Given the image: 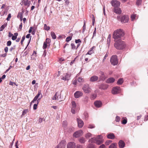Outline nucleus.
Returning <instances> with one entry per match:
<instances>
[{"mask_svg":"<svg viewBox=\"0 0 148 148\" xmlns=\"http://www.w3.org/2000/svg\"><path fill=\"white\" fill-rule=\"evenodd\" d=\"M90 143L87 146L88 148H95L94 145L92 143H96L97 144L99 145L103 143V140L101 135L98 136L97 138H92L89 140Z\"/></svg>","mask_w":148,"mask_h":148,"instance_id":"1","label":"nucleus"},{"mask_svg":"<svg viewBox=\"0 0 148 148\" xmlns=\"http://www.w3.org/2000/svg\"><path fill=\"white\" fill-rule=\"evenodd\" d=\"M125 35L123 30L119 29L114 31L113 34V38L114 39V41L120 40Z\"/></svg>","mask_w":148,"mask_h":148,"instance_id":"2","label":"nucleus"},{"mask_svg":"<svg viewBox=\"0 0 148 148\" xmlns=\"http://www.w3.org/2000/svg\"><path fill=\"white\" fill-rule=\"evenodd\" d=\"M115 41L116 42L114 44V46L116 49H122L125 47V43L123 41L119 40Z\"/></svg>","mask_w":148,"mask_h":148,"instance_id":"3","label":"nucleus"},{"mask_svg":"<svg viewBox=\"0 0 148 148\" xmlns=\"http://www.w3.org/2000/svg\"><path fill=\"white\" fill-rule=\"evenodd\" d=\"M71 112L73 114H75L77 111V110L78 108V106L77 105L75 101H72L71 103Z\"/></svg>","mask_w":148,"mask_h":148,"instance_id":"4","label":"nucleus"},{"mask_svg":"<svg viewBox=\"0 0 148 148\" xmlns=\"http://www.w3.org/2000/svg\"><path fill=\"white\" fill-rule=\"evenodd\" d=\"M110 61L113 65H117L118 63L117 56L116 55L112 56L111 58Z\"/></svg>","mask_w":148,"mask_h":148,"instance_id":"5","label":"nucleus"},{"mask_svg":"<svg viewBox=\"0 0 148 148\" xmlns=\"http://www.w3.org/2000/svg\"><path fill=\"white\" fill-rule=\"evenodd\" d=\"M82 89L86 93H90L91 90V88L88 84H84L83 86Z\"/></svg>","mask_w":148,"mask_h":148,"instance_id":"6","label":"nucleus"},{"mask_svg":"<svg viewBox=\"0 0 148 148\" xmlns=\"http://www.w3.org/2000/svg\"><path fill=\"white\" fill-rule=\"evenodd\" d=\"M42 97V94L41 93V90H39L37 95L35 97L33 100L31 101V103H34L38 99H41Z\"/></svg>","mask_w":148,"mask_h":148,"instance_id":"7","label":"nucleus"},{"mask_svg":"<svg viewBox=\"0 0 148 148\" xmlns=\"http://www.w3.org/2000/svg\"><path fill=\"white\" fill-rule=\"evenodd\" d=\"M111 3L112 5L115 8L118 7L120 5V2L116 0L112 1L111 2Z\"/></svg>","mask_w":148,"mask_h":148,"instance_id":"8","label":"nucleus"},{"mask_svg":"<svg viewBox=\"0 0 148 148\" xmlns=\"http://www.w3.org/2000/svg\"><path fill=\"white\" fill-rule=\"evenodd\" d=\"M83 134V132L81 130H79L75 132L73 134V136L75 138H77Z\"/></svg>","mask_w":148,"mask_h":148,"instance_id":"9","label":"nucleus"},{"mask_svg":"<svg viewBox=\"0 0 148 148\" xmlns=\"http://www.w3.org/2000/svg\"><path fill=\"white\" fill-rule=\"evenodd\" d=\"M120 88L119 87H116L113 88L112 90V93L113 94H116L119 93L120 92Z\"/></svg>","mask_w":148,"mask_h":148,"instance_id":"10","label":"nucleus"},{"mask_svg":"<svg viewBox=\"0 0 148 148\" xmlns=\"http://www.w3.org/2000/svg\"><path fill=\"white\" fill-rule=\"evenodd\" d=\"M120 20L122 23H127L128 21L129 17L127 15L123 16L121 18Z\"/></svg>","mask_w":148,"mask_h":148,"instance_id":"11","label":"nucleus"},{"mask_svg":"<svg viewBox=\"0 0 148 148\" xmlns=\"http://www.w3.org/2000/svg\"><path fill=\"white\" fill-rule=\"evenodd\" d=\"M78 126L79 128L82 127L84 124L83 121L80 119L77 118V119Z\"/></svg>","mask_w":148,"mask_h":148,"instance_id":"12","label":"nucleus"},{"mask_svg":"<svg viewBox=\"0 0 148 148\" xmlns=\"http://www.w3.org/2000/svg\"><path fill=\"white\" fill-rule=\"evenodd\" d=\"M66 143L64 141H62L57 146V148H64Z\"/></svg>","mask_w":148,"mask_h":148,"instance_id":"13","label":"nucleus"},{"mask_svg":"<svg viewBox=\"0 0 148 148\" xmlns=\"http://www.w3.org/2000/svg\"><path fill=\"white\" fill-rule=\"evenodd\" d=\"M75 144L74 142H70L67 145V148H75Z\"/></svg>","mask_w":148,"mask_h":148,"instance_id":"14","label":"nucleus"},{"mask_svg":"<svg viewBox=\"0 0 148 148\" xmlns=\"http://www.w3.org/2000/svg\"><path fill=\"white\" fill-rule=\"evenodd\" d=\"M83 93L81 91H76L74 94V96L75 98H78L82 96Z\"/></svg>","mask_w":148,"mask_h":148,"instance_id":"15","label":"nucleus"},{"mask_svg":"<svg viewBox=\"0 0 148 148\" xmlns=\"http://www.w3.org/2000/svg\"><path fill=\"white\" fill-rule=\"evenodd\" d=\"M98 79V77L95 75H94L92 76L90 78V81L91 82H94L97 81Z\"/></svg>","mask_w":148,"mask_h":148,"instance_id":"16","label":"nucleus"},{"mask_svg":"<svg viewBox=\"0 0 148 148\" xmlns=\"http://www.w3.org/2000/svg\"><path fill=\"white\" fill-rule=\"evenodd\" d=\"M99 74L100 75V79L102 80H104L106 77L104 73L102 71H100L99 72Z\"/></svg>","mask_w":148,"mask_h":148,"instance_id":"17","label":"nucleus"},{"mask_svg":"<svg viewBox=\"0 0 148 148\" xmlns=\"http://www.w3.org/2000/svg\"><path fill=\"white\" fill-rule=\"evenodd\" d=\"M114 12L117 14H120L121 13L122 11L120 8L118 7L114 8Z\"/></svg>","mask_w":148,"mask_h":148,"instance_id":"18","label":"nucleus"},{"mask_svg":"<svg viewBox=\"0 0 148 148\" xmlns=\"http://www.w3.org/2000/svg\"><path fill=\"white\" fill-rule=\"evenodd\" d=\"M70 75L67 74L66 75L63 76L62 79L64 80H68L70 79Z\"/></svg>","mask_w":148,"mask_h":148,"instance_id":"19","label":"nucleus"},{"mask_svg":"<svg viewBox=\"0 0 148 148\" xmlns=\"http://www.w3.org/2000/svg\"><path fill=\"white\" fill-rule=\"evenodd\" d=\"M94 104L96 107L99 108L101 106L102 103L100 101H97L95 102Z\"/></svg>","mask_w":148,"mask_h":148,"instance_id":"20","label":"nucleus"},{"mask_svg":"<svg viewBox=\"0 0 148 148\" xmlns=\"http://www.w3.org/2000/svg\"><path fill=\"white\" fill-rule=\"evenodd\" d=\"M125 143L122 140H120L119 143V146L120 148H122L124 147Z\"/></svg>","mask_w":148,"mask_h":148,"instance_id":"21","label":"nucleus"},{"mask_svg":"<svg viewBox=\"0 0 148 148\" xmlns=\"http://www.w3.org/2000/svg\"><path fill=\"white\" fill-rule=\"evenodd\" d=\"M115 81V79L113 77H110L106 81V82L110 84L113 83Z\"/></svg>","mask_w":148,"mask_h":148,"instance_id":"22","label":"nucleus"},{"mask_svg":"<svg viewBox=\"0 0 148 148\" xmlns=\"http://www.w3.org/2000/svg\"><path fill=\"white\" fill-rule=\"evenodd\" d=\"M107 138L110 139H113L115 138V136L113 133H110L107 135Z\"/></svg>","mask_w":148,"mask_h":148,"instance_id":"23","label":"nucleus"},{"mask_svg":"<svg viewBox=\"0 0 148 148\" xmlns=\"http://www.w3.org/2000/svg\"><path fill=\"white\" fill-rule=\"evenodd\" d=\"M95 47H92L90 49L89 51L86 54V55L88 54V55H91L93 53H94V51L93 50V49L95 48Z\"/></svg>","mask_w":148,"mask_h":148,"instance_id":"24","label":"nucleus"},{"mask_svg":"<svg viewBox=\"0 0 148 148\" xmlns=\"http://www.w3.org/2000/svg\"><path fill=\"white\" fill-rule=\"evenodd\" d=\"M79 141L82 144L84 143L86 141L85 138L83 137H81L79 139Z\"/></svg>","mask_w":148,"mask_h":148,"instance_id":"25","label":"nucleus"},{"mask_svg":"<svg viewBox=\"0 0 148 148\" xmlns=\"http://www.w3.org/2000/svg\"><path fill=\"white\" fill-rule=\"evenodd\" d=\"M117 144L116 143L112 144L109 147V148H116Z\"/></svg>","mask_w":148,"mask_h":148,"instance_id":"26","label":"nucleus"},{"mask_svg":"<svg viewBox=\"0 0 148 148\" xmlns=\"http://www.w3.org/2000/svg\"><path fill=\"white\" fill-rule=\"evenodd\" d=\"M24 3L25 5L26 6H27V7H29L30 4L31 2L27 0L26 1H25L24 2Z\"/></svg>","mask_w":148,"mask_h":148,"instance_id":"27","label":"nucleus"},{"mask_svg":"<svg viewBox=\"0 0 148 148\" xmlns=\"http://www.w3.org/2000/svg\"><path fill=\"white\" fill-rule=\"evenodd\" d=\"M123 79L120 78L118 80L117 82V84L119 85H120L121 84L123 83Z\"/></svg>","mask_w":148,"mask_h":148,"instance_id":"28","label":"nucleus"},{"mask_svg":"<svg viewBox=\"0 0 148 148\" xmlns=\"http://www.w3.org/2000/svg\"><path fill=\"white\" fill-rule=\"evenodd\" d=\"M51 35L53 39L56 38V37L55 33L53 32H51Z\"/></svg>","mask_w":148,"mask_h":148,"instance_id":"29","label":"nucleus"},{"mask_svg":"<svg viewBox=\"0 0 148 148\" xmlns=\"http://www.w3.org/2000/svg\"><path fill=\"white\" fill-rule=\"evenodd\" d=\"M111 36V35L110 34H109L107 38V44L108 45H109L110 42Z\"/></svg>","mask_w":148,"mask_h":148,"instance_id":"30","label":"nucleus"},{"mask_svg":"<svg viewBox=\"0 0 148 148\" xmlns=\"http://www.w3.org/2000/svg\"><path fill=\"white\" fill-rule=\"evenodd\" d=\"M108 86L106 85H102L101 86L100 88H101L103 90H105V89H106L108 88Z\"/></svg>","mask_w":148,"mask_h":148,"instance_id":"31","label":"nucleus"},{"mask_svg":"<svg viewBox=\"0 0 148 148\" xmlns=\"http://www.w3.org/2000/svg\"><path fill=\"white\" fill-rule=\"evenodd\" d=\"M50 29L49 26H47L46 24H45L44 25V29L46 30H49Z\"/></svg>","mask_w":148,"mask_h":148,"instance_id":"32","label":"nucleus"},{"mask_svg":"<svg viewBox=\"0 0 148 148\" xmlns=\"http://www.w3.org/2000/svg\"><path fill=\"white\" fill-rule=\"evenodd\" d=\"M7 24H4V25H2L1 27L0 28V31H2L5 28Z\"/></svg>","mask_w":148,"mask_h":148,"instance_id":"33","label":"nucleus"},{"mask_svg":"<svg viewBox=\"0 0 148 148\" xmlns=\"http://www.w3.org/2000/svg\"><path fill=\"white\" fill-rule=\"evenodd\" d=\"M92 136V134L90 133L86 134L85 135V137L86 138H89Z\"/></svg>","mask_w":148,"mask_h":148,"instance_id":"34","label":"nucleus"},{"mask_svg":"<svg viewBox=\"0 0 148 148\" xmlns=\"http://www.w3.org/2000/svg\"><path fill=\"white\" fill-rule=\"evenodd\" d=\"M57 93H58L57 92L56 93L53 97L52 98L53 100H56L57 99L58 100V96H57Z\"/></svg>","mask_w":148,"mask_h":148,"instance_id":"35","label":"nucleus"},{"mask_svg":"<svg viewBox=\"0 0 148 148\" xmlns=\"http://www.w3.org/2000/svg\"><path fill=\"white\" fill-rule=\"evenodd\" d=\"M136 16V14H133L131 16V18L132 21H134L135 19Z\"/></svg>","mask_w":148,"mask_h":148,"instance_id":"36","label":"nucleus"},{"mask_svg":"<svg viewBox=\"0 0 148 148\" xmlns=\"http://www.w3.org/2000/svg\"><path fill=\"white\" fill-rule=\"evenodd\" d=\"M77 81L79 82H82L84 81V79L82 77H79L78 78Z\"/></svg>","mask_w":148,"mask_h":148,"instance_id":"37","label":"nucleus"},{"mask_svg":"<svg viewBox=\"0 0 148 148\" xmlns=\"http://www.w3.org/2000/svg\"><path fill=\"white\" fill-rule=\"evenodd\" d=\"M28 112V110H27V109L24 110H23V111L22 113V116L24 115H25V114H26Z\"/></svg>","mask_w":148,"mask_h":148,"instance_id":"38","label":"nucleus"},{"mask_svg":"<svg viewBox=\"0 0 148 148\" xmlns=\"http://www.w3.org/2000/svg\"><path fill=\"white\" fill-rule=\"evenodd\" d=\"M141 0H137L136 2V4L138 5H139L141 4Z\"/></svg>","mask_w":148,"mask_h":148,"instance_id":"39","label":"nucleus"},{"mask_svg":"<svg viewBox=\"0 0 148 148\" xmlns=\"http://www.w3.org/2000/svg\"><path fill=\"white\" fill-rule=\"evenodd\" d=\"M47 44L46 42H44L43 43V49H45L47 47Z\"/></svg>","mask_w":148,"mask_h":148,"instance_id":"40","label":"nucleus"},{"mask_svg":"<svg viewBox=\"0 0 148 148\" xmlns=\"http://www.w3.org/2000/svg\"><path fill=\"white\" fill-rule=\"evenodd\" d=\"M71 38L72 37L71 36H69L66 38V41L67 42H68L70 40H71Z\"/></svg>","mask_w":148,"mask_h":148,"instance_id":"41","label":"nucleus"},{"mask_svg":"<svg viewBox=\"0 0 148 148\" xmlns=\"http://www.w3.org/2000/svg\"><path fill=\"white\" fill-rule=\"evenodd\" d=\"M112 142V141L111 140H108L106 141V145H108L110 143Z\"/></svg>","mask_w":148,"mask_h":148,"instance_id":"42","label":"nucleus"},{"mask_svg":"<svg viewBox=\"0 0 148 148\" xmlns=\"http://www.w3.org/2000/svg\"><path fill=\"white\" fill-rule=\"evenodd\" d=\"M11 42L10 40H9L7 42V45L8 46H9L11 45Z\"/></svg>","mask_w":148,"mask_h":148,"instance_id":"43","label":"nucleus"},{"mask_svg":"<svg viewBox=\"0 0 148 148\" xmlns=\"http://www.w3.org/2000/svg\"><path fill=\"white\" fill-rule=\"evenodd\" d=\"M11 14H9L8 15V17L6 18V20L8 21H9L10 19V18L11 17Z\"/></svg>","mask_w":148,"mask_h":148,"instance_id":"44","label":"nucleus"},{"mask_svg":"<svg viewBox=\"0 0 148 148\" xmlns=\"http://www.w3.org/2000/svg\"><path fill=\"white\" fill-rule=\"evenodd\" d=\"M25 36H24L22 38L21 40V45L23 44V42L24 40H25Z\"/></svg>","mask_w":148,"mask_h":148,"instance_id":"45","label":"nucleus"},{"mask_svg":"<svg viewBox=\"0 0 148 148\" xmlns=\"http://www.w3.org/2000/svg\"><path fill=\"white\" fill-rule=\"evenodd\" d=\"M23 13L21 12L19 13L17 16V17L18 18L19 17H20L21 16L23 17Z\"/></svg>","mask_w":148,"mask_h":148,"instance_id":"46","label":"nucleus"},{"mask_svg":"<svg viewBox=\"0 0 148 148\" xmlns=\"http://www.w3.org/2000/svg\"><path fill=\"white\" fill-rule=\"evenodd\" d=\"M71 48L72 49H75V46L74 44L73 43H71Z\"/></svg>","mask_w":148,"mask_h":148,"instance_id":"47","label":"nucleus"},{"mask_svg":"<svg viewBox=\"0 0 148 148\" xmlns=\"http://www.w3.org/2000/svg\"><path fill=\"white\" fill-rule=\"evenodd\" d=\"M120 118L119 116H117L116 118V122H119L120 120Z\"/></svg>","mask_w":148,"mask_h":148,"instance_id":"48","label":"nucleus"},{"mask_svg":"<svg viewBox=\"0 0 148 148\" xmlns=\"http://www.w3.org/2000/svg\"><path fill=\"white\" fill-rule=\"evenodd\" d=\"M37 105L38 104H34L33 106V109L34 110H35L37 109Z\"/></svg>","mask_w":148,"mask_h":148,"instance_id":"49","label":"nucleus"},{"mask_svg":"<svg viewBox=\"0 0 148 148\" xmlns=\"http://www.w3.org/2000/svg\"><path fill=\"white\" fill-rule=\"evenodd\" d=\"M96 28H95V29L94 31V32H93V37L94 36H96Z\"/></svg>","mask_w":148,"mask_h":148,"instance_id":"50","label":"nucleus"},{"mask_svg":"<svg viewBox=\"0 0 148 148\" xmlns=\"http://www.w3.org/2000/svg\"><path fill=\"white\" fill-rule=\"evenodd\" d=\"M127 123V121L126 119H124L123 120L122 122V124H125Z\"/></svg>","mask_w":148,"mask_h":148,"instance_id":"51","label":"nucleus"},{"mask_svg":"<svg viewBox=\"0 0 148 148\" xmlns=\"http://www.w3.org/2000/svg\"><path fill=\"white\" fill-rule=\"evenodd\" d=\"M95 127L93 125H92L90 124L88 126V128H93Z\"/></svg>","mask_w":148,"mask_h":148,"instance_id":"52","label":"nucleus"},{"mask_svg":"<svg viewBox=\"0 0 148 148\" xmlns=\"http://www.w3.org/2000/svg\"><path fill=\"white\" fill-rule=\"evenodd\" d=\"M96 97V95L95 94H93L92 95L91 99H94Z\"/></svg>","mask_w":148,"mask_h":148,"instance_id":"53","label":"nucleus"},{"mask_svg":"<svg viewBox=\"0 0 148 148\" xmlns=\"http://www.w3.org/2000/svg\"><path fill=\"white\" fill-rule=\"evenodd\" d=\"M83 32H84V31L86 29V23L85 22H84V25L83 27Z\"/></svg>","mask_w":148,"mask_h":148,"instance_id":"54","label":"nucleus"},{"mask_svg":"<svg viewBox=\"0 0 148 148\" xmlns=\"http://www.w3.org/2000/svg\"><path fill=\"white\" fill-rule=\"evenodd\" d=\"M77 80L76 79L74 80L73 82V84L74 85H76L77 84Z\"/></svg>","mask_w":148,"mask_h":148,"instance_id":"55","label":"nucleus"},{"mask_svg":"<svg viewBox=\"0 0 148 148\" xmlns=\"http://www.w3.org/2000/svg\"><path fill=\"white\" fill-rule=\"evenodd\" d=\"M81 42V40L79 39L78 40H75V42L76 43H78L79 42Z\"/></svg>","mask_w":148,"mask_h":148,"instance_id":"56","label":"nucleus"},{"mask_svg":"<svg viewBox=\"0 0 148 148\" xmlns=\"http://www.w3.org/2000/svg\"><path fill=\"white\" fill-rule=\"evenodd\" d=\"M50 39L49 38H47L46 39V41L45 42H46V43L47 44V43H49V42H50Z\"/></svg>","mask_w":148,"mask_h":148,"instance_id":"57","label":"nucleus"},{"mask_svg":"<svg viewBox=\"0 0 148 148\" xmlns=\"http://www.w3.org/2000/svg\"><path fill=\"white\" fill-rule=\"evenodd\" d=\"M13 84H15L16 86H17V85H16L15 83L12 82H10L9 83L10 85H12V86H13Z\"/></svg>","mask_w":148,"mask_h":148,"instance_id":"58","label":"nucleus"},{"mask_svg":"<svg viewBox=\"0 0 148 148\" xmlns=\"http://www.w3.org/2000/svg\"><path fill=\"white\" fill-rule=\"evenodd\" d=\"M8 47H6L4 49V51L5 53H7L8 52Z\"/></svg>","mask_w":148,"mask_h":148,"instance_id":"59","label":"nucleus"},{"mask_svg":"<svg viewBox=\"0 0 148 148\" xmlns=\"http://www.w3.org/2000/svg\"><path fill=\"white\" fill-rule=\"evenodd\" d=\"M17 37L14 36H13L12 37V39L13 40H15L17 38Z\"/></svg>","mask_w":148,"mask_h":148,"instance_id":"60","label":"nucleus"},{"mask_svg":"<svg viewBox=\"0 0 148 148\" xmlns=\"http://www.w3.org/2000/svg\"><path fill=\"white\" fill-rule=\"evenodd\" d=\"M15 46H14L12 47H11L9 49V50L10 51H12L13 49H15Z\"/></svg>","mask_w":148,"mask_h":148,"instance_id":"61","label":"nucleus"},{"mask_svg":"<svg viewBox=\"0 0 148 148\" xmlns=\"http://www.w3.org/2000/svg\"><path fill=\"white\" fill-rule=\"evenodd\" d=\"M76 148H83V146L81 145H78L77 146Z\"/></svg>","mask_w":148,"mask_h":148,"instance_id":"62","label":"nucleus"},{"mask_svg":"<svg viewBox=\"0 0 148 148\" xmlns=\"http://www.w3.org/2000/svg\"><path fill=\"white\" fill-rule=\"evenodd\" d=\"M12 66H10V67H9V68L5 72L6 73V72H8V71H9L10 69L12 68Z\"/></svg>","mask_w":148,"mask_h":148,"instance_id":"63","label":"nucleus"},{"mask_svg":"<svg viewBox=\"0 0 148 148\" xmlns=\"http://www.w3.org/2000/svg\"><path fill=\"white\" fill-rule=\"evenodd\" d=\"M105 147V146L104 144H102L99 147V148H104Z\"/></svg>","mask_w":148,"mask_h":148,"instance_id":"64","label":"nucleus"}]
</instances>
